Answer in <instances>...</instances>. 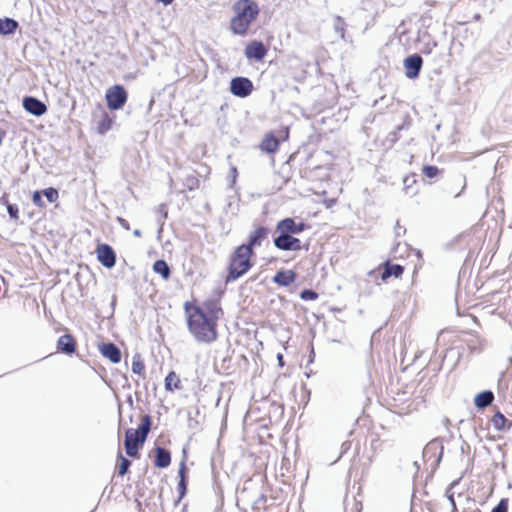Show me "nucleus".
I'll return each mask as SVG.
<instances>
[{"mask_svg": "<svg viewBox=\"0 0 512 512\" xmlns=\"http://www.w3.org/2000/svg\"><path fill=\"white\" fill-rule=\"evenodd\" d=\"M187 325L190 333L199 342L211 343L218 337L217 321L222 310L216 302H204L201 305L185 303Z\"/></svg>", "mask_w": 512, "mask_h": 512, "instance_id": "nucleus-1", "label": "nucleus"}, {"mask_svg": "<svg viewBox=\"0 0 512 512\" xmlns=\"http://www.w3.org/2000/svg\"><path fill=\"white\" fill-rule=\"evenodd\" d=\"M234 16L230 28L234 34L245 35L259 14V7L253 0H238L233 5Z\"/></svg>", "mask_w": 512, "mask_h": 512, "instance_id": "nucleus-2", "label": "nucleus"}, {"mask_svg": "<svg viewBox=\"0 0 512 512\" xmlns=\"http://www.w3.org/2000/svg\"><path fill=\"white\" fill-rule=\"evenodd\" d=\"M251 255L250 246L241 245L236 249L231 258L227 282L238 279L249 270Z\"/></svg>", "mask_w": 512, "mask_h": 512, "instance_id": "nucleus-3", "label": "nucleus"}, {"mask_svg": "<svg viewBox=\"0 0 512 512\" xmlns=\"http://www.w3.org/2000/svg\"><path fill=\"white\" fill-rule=\"evenodd\" d=\"M150 431V420L148 416H145L140 427L135 429H128L125 434V449L126 453L130 457L138 456V449L142 446L146 440V437Z\"/></svg>", "mask_w": 512, "mask_h": 512, "instance_id": "nucleus-4", "label": "nucleus"}, {"mask_svg": "<svg viewBox=\"0 0 512 512\" xmlns=\"http://www.w3.org/2000/svg\"><path fill=\"white\" fill-rule=\"evenodd\" d=\"M106 101L109 109L118 110L126 103L127 93L122 86L115 85L107 90Z\"/></svg>", "mask_w": 512, "mask_h": 512, "instance_id": "nucleus-5", "label": "nucleus"}, {"mask_svg": "<svg viewBox=\"0 0 512 512\" xmlns=\"http://www.w3.org/2000/svg\"><path fill=\"white\" fill-rule=\"evenodd\" d=\"M252 91L253 83L246 77H235L230 82V92L237 97H247Z\"/></svg>", "mask_w": 512, "mask_h": 512, "instance_id": "nucleus-6", "label": "nucleus"}, {"mask_svg": "<svg viewBox=\"0 0 512 512\" xmlns=\"http://www.w3.org/2000/svg\"><path fill=\"white\" fill-rule=\"evenodd\" d=\"M304 228L303 223L297 224L292 218H286L277 224L276 231L281 235H292L301 233Z\"/></svg>", "mask_w": 512, "mask_h": 512, "instance_id": "nucleus-7", "label": "nucleus"}, {"mask_svg": "<svg viewBox=\"0 0 512 512\" xmlns=\"http://www.w3.org/2000/svg\"><path fill=\"white\" fill-rule=\"evenodd\" d=\"M274 244L278 249L286 251H297L301 249V242L292 235H281L274 240Z\"/></svg>", "mask_w": 512, "mask_h": 512, "instance_id": "nucleus-8", "label": "nucleus"}, {"mask_svg": "<svg viewBox=\"0 0 512 512\" xmlns=\"http://www.w3.org/2000/svg\"><path fill=\"white\" fill-rule=\"evenodd\" d=\"M96 253H97V258H98L99 262L103 266H105L107 268H112L115 265V261H116L115 253L109 245H107V244L99 245L96 249Z\"/></svg>", "mask_w": 512, "mask_h": 512, "instance_id": "nucleus-9", "label": "nucleus"}, {"mask_svg": "<svg viewBox=\"0 0 512 512\" xmlns=\"http://www.w3.org/2000/svg\"><path fill=\"white\" fill-rule=\"evenodd\" d=\"M422 67V58L418 55H412L404 60L405 75L409 79H414L418 76Z\"/></svg>", "mask_w": 512, "mask_h": 512, "instance_id": "nucleus-10", "label": "nucleus"}, {"mask_svg": "<svg viewBox=\"0 0 512 512\" xmlns=\"http://www.w3.org/2000/svg\"><path fill=\"white\" fill-rule=\"evenodd\" d=\"M23 107L27 112L34 116H42L47 111L46 105L34 97L24 98Z\"/></svg>", "mask_w": 512, "mask_h": 512, "instance_id": "nucleus-11", "label": "nucleus"}, {"mask_svg": "<svg viewBox=\"0 0 512 512\" xmlns=\"http://www.w3.org/2000/svg\"><path fill=\"white\" fill-rule=\"evenodd\" d=\"M266 48L262 42L252 41L245 48V55L248 59L262 60L266 55Z\"/></svg>", "mask_w": 512, "mask_h": 512, "instance_id": "nucleus-12", "label": "nucleus"}, {"mask_svg": "<svg viewBox=\"0 0 512 512\" xmlns=\"http://www.w3.org/2000/svg\"><path fill=\"white\" fill-rule=\"evenodd\" d=\"M101 354L112 363H119L121 360L120 350L112 343L103 344L100 347Z\"/></svg>", "mask_w": 512, "mask_h": 512, "instance_id": "nucleus-13", "label": "nucleus"}, {"mask_svg": "<svg viewBox=\"0 0 512 512\" xmlns=\"http://www.w3.org/2000/svg\"><path fill=\"white\" fill-rule=\"evenodd\" d=\"M57 347L59 350L71 354L75 351V342L70 335H63L59 338L57 342Z\"/></svg>", "mask_w": 512, "mask_h": 512, "instance_id": "nucleus-14", "label": "nucleus"}, {"mask_svg": "<svg viewBox=\"0 0 512 512\" xmlns=\"http://www.w3.org/2000/svg\"><path fill=\"white\" fill-rule=\"evenodd\" d=\"M171 462L170 453L164 448L157 447L156 448V459L155 466L159 468H166L169 466Z\"/></svg>", "mask_w": 512, "mask_h": 512, "instance_id": "nucleus-15", "label": "nucleus"}, {"mask_svg": "<svg viewBox=\"0 0 512 512\" xmlns=\"http://www.w3.org/2000/svg\"><path fill=\"white\" fill-rule=\"evenodd\" d=\"M295 281V274L293 271H279L274 276V282L281 286H288Z\"/></svg>", "mask_w": 512, "mask_h": 512, "instance_id": "nucleus-16", "label": "nucleus"}, {"mask_svg": "<svg viewBox=\"0 0 512 512\" xmlns=\"http://www.w3.org/2000/svg\"><path fill=\"white\" fill-rule=\"evenodd\" d=\"M279 142L271 134L266 135L260 144V149L267 153H273L278 149Z\"/></svg>", "mask_w": 512, "mask_h": 512, "instance_id": "nucleus-17", "label": "nucleus"}, {"mask_svg": "<svg viewBox=\"0 0 512 512\" xmlns=\"http://www.w3.org/2000/svg\"><path fill=\"white\" fill-rule=\"evenodd\" d=\"M493 399H494V395L491 391H484V392L479 393L475 397L474 403H475L476 407L484 408V407L490 405L491 402L493 401Z\"/></svg>", "mask_w": 512, "mask_h": 512, "instance_id": "nucleus-18", "label": "nucleus"}, {"mask_svg": "<svg viewBox=\"0 0 512 512\" xmlns=\"http://www.w3.org/2000/svg\"><path fill=\"white\" fill-rule=\"evenodd\" d=\"M17 27L18 23L11 18L0 19V35L12 34Z\"/></svg>", "mask_w": 512, "mask_h": 512, "instance_id": "nucleus-19", "label": "nucleus"}, {"mask_svg": "<svg viewBox=\"0 0 512 512\" xmlns=\"http://www.w3.org/2000/svg\"><path fill=\"white\" fill-rule=\"evenodd\" d=\"M265 237H266V230L264 228H258L250 234L249 244H247L246 246H250L251 249L253 246H260L262 240Z\"/></svg>", "mask_w": 512, "mask_h": 512, "instance_id": "nucleus-20", "label": "nucleus"}, {"mask_svg": "<svg viewBox=\"0 0 512 512\" xmlns=\"http://www.w3.org/2000/svg\"><path fill=\"white\" fill-rule=\"evenodd\" d=\"M153 271L160 274L165 280L170 276V269L164 260H157L153 265Z\"/></svg>", "mask_w": 512, "mask_h": 512, "instance_id": "nucleus-21", "label": "nucleus"}, {"mask_svg": "<svg viewBox=\"0 0 512 512\" xmlns=\"http://www.w3.org/2000/svg\"><path fill=\"white\" fill-rule=\"evenodd\" d=\"M403 273V267L400 266V265H387L383 274H382V279L383 280H386L388 277L390 276H395V277H399L401 276Z\"/></svg>", "mask_w": 512, "mask_h": 512, "instance_id": "nucleus-22", "label": "nucleus"}, {"mask_svg": "<svg viewBox=\"0 0 512 512\" xmlns=\"http://www.w3.org/2000/svg\"><path fill=\"white\" fill-rule=\"evenodd\" d=\"M179 377L176 375L175 372H170L166 378H165V388L167 390H174L179 388Z\"/></svg>", "mask_w": 512, "mask_h": 512, "instance_id": "nucleus-23", "label": "nucleus"}, {"mask_svg": "<svg viewBox=\"0 0 512 512\" xmlns=\"http://www.w3.org/2000/svg\"><path fill=\"white\" fill-rule=\"evenodd\" d=\"M145 366L139 354H136L132 360V372L138 375H144Z\"/></svg>", "mask_w": 512, "mask_h": 512, "instance_id": "nucleus-24", "label": "nucleus"}, {"mask_svg": "<svg viewBox=\"0 0 512 512\" xmlns=\"http://www.w3.org/2000/svg\"><path fill=\"white\" fill-rule=\"evenodd\" d=\"M491 421H492V425L494 426V428L496 430H503V429H505V423H506L507 419L500 412H497L492 417Z\"/></svg>", "mask_w": 512, "mask_h": 512, "instance_id": "nucleus-25", "label": "nucleus"}, {"mask_svg": "<svg viewBox=\"0 0 512 512\" xmlns=\"http://www.w3.org/2000/svg\"><path fill=\"white\" fill-rule=\"evenodd\" d=\"M112 122V119L107 114H105L103 119L99 122L98 132L100 134H104L109 131L112 127Z\"/></svg>", "mask_w": 512, "mask_h": 512, "instance_id": "nucleus-26", "label": "nucleus"}, {"mask_svg": "<svg viewBox=\"0 0 512 512\" xmlns=\"http://www.w3.org/2000/svg\"><path fill=\"white\" fill-rule=\"evenodd\" d=\"M1 201L6 205L10 217L15 220L18 219V208L15 205L9 204L5 197H3Z\"/></svg>", "mask_w": 512, "mask_h": 512, "instance_id": "nucleus-27", "label": "nucleus"}, {"mask_svg": "<svg viewBox=\"0 0 512 512\" xmlns=\"http://www.w3.org/2000/svg\"><path fill=\"white\" fill-rule=\"evenodd\" d=\"M44 196L50 203H54L57 201L59 194L58 191L54 188H47L43 191Z\"/></svg>", "mask_w": 512, "mask_h": 512, "instance_id": "nucleus-28", "label": "nucleus"}, {"mask_svg": "<svg viewBox=\"0 0 512 512\" xmlns=\"http://www.w3.org/2000/svg\"><path fill=\"white\" fill-rule=\"evenodd\" d=\"M129 466H130V461L128 459H126L125 457H123L122 455H120V463L118 465L119 475H121V476L125 475L129 469Z\"/></svg>", "mask_w": 512, "mask_h": 512, "instance_id": "nucleus-29", "label": "nucleus"}, {"mask_svg": "<svg viewBox=\"0 0 512 512\" xmlns=\"http://www.w3.org/2000/svg\"><path fill=\"white\" fill-rule=\"evenodd\" d=\"M422 171H423V174L425 176H427L428 178L435 177L439 172V170L436 166H430V165L424 166Z\"/></svg>", "mask_w": 512, "mask_h": 512, "instance_id": "nucleus-30", "label": "nucleus"}, {"mask_svg": "<svg viewBox=\"0 0 512 512\" xmlns=\"http://www.w3.org/2000/svg\"><path fill=\"white\" fill-rule=\"evenodd\" d=\"M344 26H345L344 20L340 16H337L336 23H335V30L342 38H344V32H345Z\"/></svg>", "mask_w": 512, "mask_h": 512, "instance_id": "nucleus-31", "label": "nucleus"}, {"mask_svg": "<svg viewBox=\"0 0 512 512\" xmlns=\"http://www.w3.org/2000/svg\"><path fill=\"white\" fill-rule=\"evenodd\" d=\"M318 294L312 290H304L301 292V299L303 300H316Z\"/></svg>", "mask_w": 512, "mask_h": 512, "instance_id": "nucleus-32", "label": "nucleus"}, {"mask_svg": "<svg viewBox=\"0 0 512 512\" xmlns=\"http://www.w3.org/2000/svg\"><path fill=\"white\" fill-rule=\"evenodd\" d=\"M32 201L36 206H38L40 208L44 207V202L41 197V192L35 191L32 196Z\"/></svg>", "mask_w": 512, "mask_h": 512, "instance_id": "nucleus-33", "label": "nucleus"}, {"mask_svg": "<svg viewBox=\"0 0 512 512\" xmlns=\"http://www.w3.org/2000/svg\"><path fill=\"white\" fill-rule=\"evenodd\" d=\"M507 508H508L507 500L502 499L499 502V504L495 508H493L492 512H507Z\"/></svg>", "mask_w": 512, "mask_h": 512, "instance_id": "nucleus-34", "label": "nucleus"}, {"mask_svg": "<svg viewBox=\"0 0 512 512\" xmlns=\"http://www.w3.org/2000/svg\"><path fill=\"white\" fill-rule=\"evenodd\" d=\"M185 470H186L185 463L182 462L181 463V467L179 469V476L181 478L179 485L182 486V487L185 486L184 485Z\"/></svg>", "mask_w": 512, "mask_h": 512, "instance_id": "nucleus-35", "label": "nucleus"}, {"mask_svg": "<svg viewBox=\"0 0 512 512\" xmlns=\"http://www.w3.org/2000/svg\"><path fill=\"white\" fill-rule=\"evenodd\" d=\"M117 222L120 224V226L122 228H124L125 230H130V225L129 223L127 222V220H125L124 218L122 217H117Z\"/></svg>", "mask_w": 512, "mask_h": 512, "instance_id": "nucleus-36", "label": "nucleus"}, {"mask_svg": "<svg viewBox=\"0 0 512 512\" xmlns=\"http://www.w3.org/2000/svg\"><path fill=\"white\" fill-rule=\"evenodd\" d=\"M231 173H232V183L234 184L236 182V178L238 175L237 168L235 166L231 167Z\"/></svg>", "mask_w": 512, "mask_h": 512, "instance_id": "nucleus-37", "label": "nucleus"}, {"mask_svg": "<svg viewBox=\"0 0 512 512\" xmlns=\"http://www.w3.org/2000/svg\"><path fill=\"white\" fill-rule=\"evenodd\" d=\"M409 181H410V178H409V177H405V178H404V180H403L404 185H405V187H406V188H408V187H409V185H410V182H409Z\"/></svg>", "mask_w": 512, "mask_h": 512, "instance_id": "nucleus-38", "label": "nucleus"}, {"mask_svg": "<svg viewBox=\"0 0 512 512\" xmlns=\"http://www.w3.org/2000/svg\"><path fill=\"white\" fill-rule=\"evenodd\" d=\"M409 181H410V178H409V177H405V178H404V180H403L404 185H405V187H406V188H408V187H409V185H410V182H409Z\"/></svg>", "mask_w": 512, "mask_h": 512, "instance_id": "nucleus-39", "label": "nucleus"}, {"mask_svg": "<svg viewBox=\"0 0 512 512\" xmlns=\"http://www.w3.org/2000/svg\"><path fill=\"white\" fill-rule=\"evenodd\" d=\"M277 359H278L279 365L283 366V356L281 354H278Z\"/></svg>", "mask_w": 512, "mask_h": 512, "instance_id": "nucleus-40", "label": "nucleus"}, {"mask_svg": "<svg viewBox=\"0 0 512 512\" xmlns=\"http://www.w3.org/2000/svg\"><path fill=\"white\" fill-rule=\"evenodd\" d=\"M133 234L136 236V237H140L141 236V231L136 229L134 230Z\"/></svg>", "mask_w": 512, "mask_h": 512, "instance_id": "nucleus-41", "label": "nucleus"}]
</instances>
